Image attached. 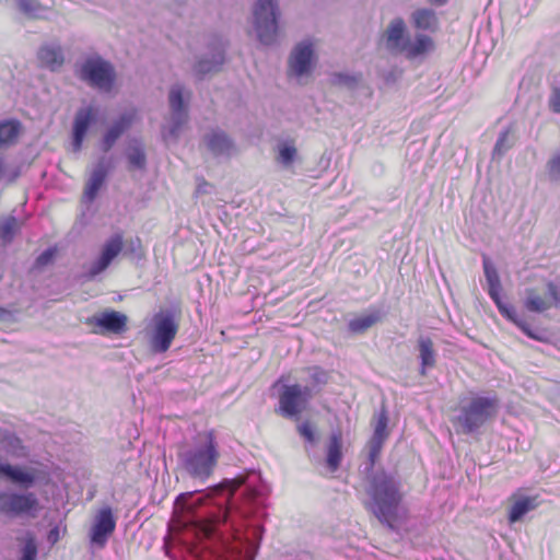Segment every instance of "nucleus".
I'll list each match as a JSON object with an SVG mask.
<instances>
[{"label":"nucleus","instance_id":"obj_1","mask_svg":"<svg viewBox=\"0 0 560 560\" xmlns=\"http://www.w3.org/2000/svg\"><path fill=\"white\" fill-rule=\"evenodd\" d=\"M236 482L234 495L243 500L244 505L237 508L238 520L230 522L234 541H224L223 551L215 560H255L265 533L262 520L269 486L254 470L238 476Z\"/></svg>","mask_w":560,"mask_h":560},{"label":"nucleus","instance_id":"obj_2","mask_svg":"<svg viewBox=\"0 0 560 560\" xmlns=\"http://www.w3.org/2000/svg\"><path fill=\"white\" fill-rule=\"evenodd\" d=\"M366 493L370 512L380 523L394 529L405 497L400 477L384 469L373 471L368 477Z\"/></svg>","mask_w":560,"mask_h":560},{"label":"nucleus","instance_id":"obj_3","mask_svg":"<svg viewBox=\"0 0 560 560\" xmlns=\"http://www.w3.org/2000/svg\"><path fill=\"white\" fill-rule=\"evenodd\" d=\"M177 459L190 477L200 480L208 479L212 475L219 459L214 433L212 431L199 433L191 444L178 451Z\"/></svg>","mask_w":560,"mask_h":560},{"label":"nucleus","instance_id":"obj_4","mask_svg":"<svg viewBox=\"0 0 560 560\" xmlns=\"http://www.w3.org/2000/svg\"><path fill=\"white\" fill-rule=\"evenodd\" d=\"M179 319L180 311L176 308H162L152 316L145 327V336L152 353L162 354L171 348L179 329Z\"/></svg>","mask_w":560,"mask_h":560},{"label":"nucleus","instance_id":"obj_5","mask_svg":"<svg viewBox=\"0 0 560 560\" xmlns=\"http://www.w3.org/2000/svg\"><path fill=\"white\" fill-rule=\"evenodd\" d=\"M75 75L90 88L102 93H109L116 83L114 66L100 55L88 56L75 65Z\"/></svg>","mask_w":560,"mask_h":560},{"label":"nucleus","instance_id":"obj_6","mask_svg":"<svg viewBox=\"0 0 560 560\" xmlns=\"http://www.w3.org/2000/svg\"><path fill=\"white\" fill-rule=\"evenodd\" d=\"M497 395L476 396L460 408L456 422L462 427V432L471 434L478 431L488 420L493 418L499 409Z\"/></svg>","mask_w":560,"mask_h":560},{"label":"nucleus","instance_id":"obj_7","mask_svg":"<svg viewBox=\"0 0 560 560\" xmlns=\"http://www.w3.org/2000/svg\"><path fill=\"white\" fill-rule=\"evenodd\" d=\"M280 9L278 0H257L253 7V24L258 40L272 45L277 40Z\"/></svg>","mask_w":560,"mask_h":560},{"label":"nucleus","instance_id":"obj_8","mask_svg":"<svg viewBox=\"0 0 560 560\" xmlns=\"http://www.w3.org/2000/svg\"><path fill=\"white\" fill-rule=\"evenodd\" d=\"M185 89L182 84H174L168 92V104L171 117L167 125L162 126L161 135L165 142L176 141L183 127L188 121V100L190 92H187V100L184 97Z\"/></svg>","mask_w":560,"mask_h":560},{"label":"nucleus","instance_id":"obj_9","mask_svg":"<svg viewBox=\"0 0 560 560\" xmlns=\"http://www.w3.org/2000/svg\"><path fill=\"white\" fill-rule=\"evenodd\" d=\"M38 499L31 491L0 490V515L9 518L35 516Z\"/></svg>","mask_w":560,"mask_h":560},{"label":"nucleus","instance_id":"obj_10","mask_svg":"<svg viewBox=\"0 0 560 560\" xmlns=\"http://www.w3.org/2000/svg\"><path fill=\"white\" fill-rule=\"evenodd\" d=\"M207 47L208 55L199 58L194 66V72L199 80L208 73L218 72L225 61L226 40L223 36L211 35Z\"/></svg>","mask_w":560,"mask_h":560},{"label":"nucleus","instance_id":"obj_11","mask_svg":"<svg viewBox=\"0 0 560 560\" xmlns=\"http://www.w3.org/2000/svg\"><path fill=\"white\" fill-rule=\"evenodd\" d=\"M374 431L368 443L369 446V465L366 466V470H372L376 459L378 458L383 445L387 440L389 432L387 430L388 424V411L386 406L383 404L380 411L374 415Z\"/></svg>","mask_w":560,"mask_h":560},{"label":"nucleus","instance_id":"obj_12","mask_svg":"<svg viewBox=\"0 0 560 560\" xmlns=\"http://www.w3.org/2000/svg\"><path fill=\"white\" fill-rule=\"evenodd\" d=\"M315 61L314 46L308 39L298 43L289 57V71L301 78L311 73Z\"/></svg>","mask_w":560,"mask_h":560},{"label":"nucleus","instance_id":"obj_13","mask_svg":"<svg viewBox=\"0 0 560 560\" xmlns=\"http://www.w3.org/2000/svg\"><path fill=\"white\" fill-rule=\"evenodd\" d=\"M97 109L92 106L80 107L73 118L71 145L74 152H80L90 128L96 122Z\"/></svg>","mask_w":560,"mask_h":560},{"label":"nucleus","instance_id":"obj_14","mask_svg":"<svg viewBox=\"0 0 560 560\" xmlns=\"http://www.w3.org/2000/svg\"><path fill=\"white\" fill-rule=\"evenodd\" d=\"M116 518L110 506L102 508L95 515L94 523L90 530L92 545L103 548L115 532Z\"/></svg>","mask_w":560,"mask_h":560},{"label":"nucleus","instance_id":"obj_15","mask_svg":"<svg viewBox=\"0 0 560 560\" xmlns=\"http://www.w3.org/2000/svg\"><path fill=\"white\" fill-rule=\"evenodd\" d=\"M301 392L295 385H283L279 394L278 412L285 419L298 420L306 409Z\"/></svg>","mask_w":560,"mask_h":560},{"label":"nucleus","instance_id":"obj_16","mask_svg":"<svg viewBox=\"0 0 560 560\" xmlns=\"http://www.w3.org/2000/svg\"><path fill=\"white\" fill-rule=\"evenodd\" d=\"M122 235L117 233L112 235L103 245L100 257L93 261L88 270V278L93 279L106 270L112 261L122 250Z\"/></svg>","mask_w":560,"mask_h":560},{"label":"nucleus","instance_id":"obj_17","mask_svg":"<svg viewBox=\"0 0 560 560\" xmlns=\"http://www.w3.org/2000/svg\"><path fill=\"white\" fill-rule=\"evenodd\" d=\"M135 119L136 113L133 110L120 114L104 132L101 139L102 151L109 152L117 140L131 128Z\"/></svg>","mask_w":560,"mask_h":560},{"label":"nucleus","instance_id":"obj_18","mask_svg":"<svg viewBox=\"0 0 560 560\" xmlns=\"http://www.w3.org/2000/svg\"><path fill=\"white\" fill-rule=\"evenodd\" d=\"M128 317L114 310L102 312L89 319L90 324L98 327L100 332L120 335L127 329Z\"/></svg>","mask_w":560,"mask_h":560},{"label":"nucleus","instance_id":"obj_19","mask_svg":"<svg viewBox=\"0 0 560 560\" xmlns=\"http://www.w3.org/2000/svg\"><path fill=\"white\" fill-rule=\"evenodd\" d=\"M0 480H7L21 489L28 490L36 483V476L33 471L20 465H12L0 460Z\"/></svg>","mask_w":560,"mask_h":560},{"label":"nucleus","instance_id":"obj_20","mask_svg":"<svg viewBox=\"0 0 560 560\" xmlns=\"http://www.w3.org/2000/svg\"><path fill=\"white\" fill-rule=\"evenodd\" d=\"M385 47L389 52L402 54L409 37L406 35V23L401 18H395L383 34Z\"/></svg>","mask_w":560,"mask_h":560},{"label":"nucleus","instance_id":"obj_21","mask_svg":"<svg viewBox=\"0 0 560 560\" xmlns=\"http://www.w3.org/2000/svg\"><path fill=\"white\" fill-rule=\"evenodd\" d=\"M109 171V163L105 156H102L95 164L91 176L85 185L84 196L89 201H93L101 187L105 183Z\"/></svg>","mask_w":560,"mask_h":560},{"label":"nucleus","instance_id":"obj_22","mask_svg":"<svg viewBox=\"0 0 560 560\" xmlns=\"http://www.w3.org/2000/svg\"><path fill=\"white\" fill-rule=\"evenodd\" d=\"M417 350L420 360L419 373L421 376H427L428 370L436 364L438 353L433 340L429 336L421 335L417 340Z\"/></svg>","mask_w":560,"mask_h":560},{"label":"nucleus","instance_id":"obj_23","mask_svg":"<svg viewBox=\"0 0 560 560\" xmlns=\"http://www.w3.org/2000/svg\"><path fill=\"white\" fill-rule=\"evenodd\" d=\"M207 148L215 155H230L233 142L222 130H212L205 137Z\"/></svg>","mask_w":560,"mask_h":560},{"label":"nucleus","instance_id":"obj_24","mask_svg":"<svg viewBox=\"0 0 560 560\" xmlns=\"http://www.w3.org/2000/svg\"><path fill=\"white\" fill-rule=\"evenodd\" d=\"M125 155L128 162V170L142 171L145 168L147 154L144 145L140 139L133 138L130 140L126 149Z\"/></svg>","mask_w":560,"mask_h":560},{"label":"nucleus","instance_id":"obj_25","mask_svg":"<svg viewBox=\"0 0 560 560\" xmlns=\"http://www.w3.org/2000/svg\"><path fill=\"white\" fill-rule=\"evenodd\" d=\"M540 504L538 495L520 497L512 504L509 512V522H520L528 512L535 510Z\"/></svg>","mask_w":560,"mask_h":560},{"label":"nucleus","instance_id":"obj_26","mask_svg":"<svg viewBox=\"0 0 560 560\" xmlns=\"http://www.w3.org/2000/svg\"><path fill=\"white\" fill-rule=\"evenodd\" d=\"M523 306L532 313H544L551 307V302L544 296L542 291L536 288H526L524 291Z\"/></svg>","mask_w":560,"mask_h":560},{"label":"nucleus","instance_id":"obj_27","mask_svg":"<svg viewBox=\"0 0 560 560\" xmlns=\"http://www.w3.org/2000/svg\"><path fill=\"white\" fill-rule=\"evenodd\" d=\"M37 56L40 63L52 71L59 69L65 61L63 51L61 47L57 45L43 46L38 50Z\"/></svg>","mask_w":560,"mask_h":560},{"label":"nucleus","instance_id":"obj_28","mask_svg":"<svg viewBox=\"0 0 560 560\" xmlns=\"http://www.w3.org/2000/svg\"><path fill=\"white\" fill-rule=\"evenodd\" d=\"M433 48V40L431 37L424 34H417L415 40L407 39V44L404 48L406 57L408 59H415L419 56L427 54Z\"/></svg>","mask_w":560,"mask_h":560},{"label":"nucleus","instance_id":"obj_29","mask_svg":"<svg viewBox=\"0 0 560 560\" xmlns=\"http://www.w3.org/2000/svg\"><path fill=\"white\" fill-rule=\"evenodd\" d=\"M482 267H483L486 281L488 284L489 296L492 299V298H497V296L501 295L500 293L502 290V285H501L500 276L498 273L495 266L493 265V262L490 260L489 257L483 256Z\"/></svg>","mask_w":560,"mask_h":560},{"label":"nucleus","instance_id":"obj_30","mask_svg":"<svg viewBox=\"0 0 560 560\" xmlns=\"http://www.w3.org/2000/svg\"><path fill=\"white\" fill-rule=\"evenodd\" d=\"M411 21L417 30L434 31L438 26V18L432 9H418L412 12Z\"/></svg>","mask_w":560,"mask_h":560},{"label":"nucleus","instance_id":"obj_31","mask_svg":"<svg viewBox=\"0 0 560 560\" xmlns=\"http://www.w3.org/2000/svg\"><path fill=\"white\" fill-rule=\"evenodd\" d=\"M341 434L332 433L327 447L326 464L330 471H336L342 459Z\"/></svg>","mask_w":560,"mask_h":560},{"label":"nucleus","instance_id":"obj_32","mask_svg":"<svg viewBox=\"0 0 560 560\" xmlns=\"http://www.w3.org/2000/svg\"><path fill=\"white\" fill-rule=\"evenodd\" d=\"M20 127L18 120L0 121V147L13 143L19 136Z\"/></svg>","mask_w":560,"mask_h":560},{"label":"nucleus","instance_id":"obj_33","mask_svg":"<svg viewBox=\"0 0 560 560\" xmlns=\"http://www.w3.org/2000/svg\"><path fill=\"white\" fill-rule=\"evenodd\" d=\"M362 75L360 73L334 72L330 74V83L335 86H345L354 90L360 83Z\"/></svg>","mask_w":560,"mask_h":560},{"label":"nucleus","instance_id":"obj_34","mask_svg":"<svg viewBox=\"0 0 560 560\" xmlns=\"http://www.w3.org/2000/svg\"><path fill=\"white\" fill-rule=\"evenodd\" d=\"M493 301V303L495 304V306L498 307V311L500 312V314L505 317L508 320L512 322L513 324H515L517 327L520 326V323H523L524 322V318L521 317L515 307L511 304H506L502 301L501 299V295L497 296V298H492L491 299Z\"/></svg>","mask_w":560,"mask_h":560},{"label":"nucleus","instance_id":"obj_35","mask_svg":"<svg viewBox=\"0 0 560 560\" xmlns=\"http://www.w3.org/2000/svg\"><path fill=\"white\" fill-rule=\"evenodd\" d=\"M378 319V313L360 316L349 322V329L354 334H361L373 326Z\"/></svg>","mask_w":560,"mask_h":560},{"label":"nucleus","instance_id":"obj_36","mask_svg":"<svg viewBox=\"0 0 560 560\" xmlns=\"http://www.w3.org/2000/svg\"><path fill=\"white\" fill-rule=\"evenodd\" d=\"M37 544L34 535L27 533L24 538V545L22 546L20 553V560H36L37 558Z\"/></svg>","mask_w":560,"mask_h":560},{"label":"nucleus","instance_id":"obj_37","mask_svg":"<svg viewBox=\"0 0 560 560\" xmlns=\"http://www.w3.org/2000/svg\"><path fill=\"white\" fill-rule=\"evenodd\" d=\"M546 172L548 179L551 183H560V150L553 153L551 158L547 161Z\"/></svg>","mask_w":560,"mask_h":560},{"label":"nucleus","instance_id":"obj_38","mask_svg":"<svg viewBox=\"0 0 560 560\" xmlns=\"http://www.w3.org/2000/svg\"><path fill=\"white\" fill-rule=\"evenodd\" d=\"M18 7L21 12L32 18H42L45 10L38 0H18Z\"/></svg>","mask_w":560,"mask_h":560},{"label":"nucleus","instance_id":"obj_39","mask_svg":"<svg viewBox=\"0 0 560 560\" xmlns=\"http://www.w3.org/2000/svg\"><path fill=\"white\" fill-rule=\"evenodd\" d=\"M16 228V219L9 217L0 223V238L3 243L12 242Z\"/></svg>","mask_w":560,"mask_h":560},{"label":"nucleus","instance_id":"obj_40","mask_svg":"<svg viewBox=\"0 0 560 560\" xmlns=\"http://www.w3.org/2000/svg\"><path fill=\"white\" fill-rule=\"evenodd\" d=\"M509 133L508 129L500 132L499 138L494 144L492 150V158H501L511 147L512 144L509 142Z\"/></svg>","mask_w":560,"mask_h":560},{"label":"nucleus","instance_id":"obj_41","mask_svg":"<svg viewBox=\"0 0 560 560\" xmlns=\"http://www.w3.org/2000/svg\"><path fill=\"white\" fill-rule=\"evenodd\" d=\"M296 156V149L290 144H282L279 147L278 160L283 166H289L293 163Z\"/></svg>","mask_w":560,"mask_h":560},{"label":"nucleus","instance_id":"obj_42","mask_svg":"<svg viewBox=\"0 0 560 560\" xmlns=\"http://www.w3.org/2000/svg\"><path fill=\"white\" fill-rule=\"evenodd\" d=\"M298 432L307 443L312 445L315 444L316 434L310 421H304L300 423L298 425Z\"/></svg>","mask_w":560,"mask_h":560},{"label":"nucleus","instance_id":"obj_43","mask_svg":"<svg viewBox=\"0 0 560 560\" xmlns=\"http://www.w3.org/2000/svg\"><path fill=\"white\" fill-rule=\"evenodd\" d=\"M546 290L551 299V306L560 307V281H548Z\"/></svg>","mask_w":560,"mask_h":560},{"label":"nucleus","instance_id":"obj_44","mask_svg":"<svg viewBox=\"0 0 560 560\" xmlns=\"http://www.w3.org/2000/svg\"><path fill=\"white\" fill-rule=\"evenodd\" d=\"M548 105L550 110H552L556 114H560V85L552 86Z\"/></svg>","mask_w":560,"mask_h":560},{"label":"nucleus","instance_id":"obj_45","mask_svg":"<svg viewBox=\"0 0 560 560\" xmlns=\"http://www.w3.org/2000/svg\"><path fill=\"white\" fill-rule=\"evenodd\" d=\"M55 255H56V249L55 248H51V247L46 248L44 252H42L37 256V258L35 260L36 266L37 267H44V266L49 265L52 261Z\"/></svg>","mask_w":560,"mask_h":560},{"label":"nucleus","instance_id":"obj_46","mask_svg":"<svg viewBox=\"0 0 560 560\" xmlns=\"http://www.w3.org/2000/svg\"><path fill=\"white\" fill-rule=\"evenodd\" d=\"M311 380L315 383V384H326L327 383V373L318 368V366H314L312 368L311 370Z\"/></svg>","mask_w":560,"mask_h":560},{"label":"nucleus","instance_id":"obj_47","mask_svg":"<svg viewBox=\"0 0 560 560\" xmlns=\"http://www.w3.org/2000/svg\"><path fill=\"white\" fill-rule=\"evenodd\" d=\"M518 328L529 338L534 339V340H538V341H542L544 338L537 334L536 331H534L532 329V327L529 326V324L524 319L523 323H520V326Z\"/></svg>","mask_w":560,"mask_h":560},{"label":"nucleus","instance_id":"obj_48","mask_svg":"<svg viewBox=\"0 0 560 560\" xmlns=\"http://www.w3.org/2000/svg\"><path fill=\"white\" fill-rule=\"evenodd\" d=\"M294 385L298 386V388L300 389L301 398L307 406L310 400L313 398V389L310 386H302L300 384H294Z\"/></svg>","mask_w":560,"mask_h":560},{"label":"nucleus","instance_id":"obj_49","mask_svg":"<svg viewBox=\"0 0 560 560\" xmlns=\"http://www.w3.org/2000/svg\"><path fill=\"white\" fill-rule=\"evenodd\" d=\"M211 188L212 186L206 179L202 178L198 182L195 194L197 196L207 195L211 192Z\"/></svg>","mask_w":560,"mask_h":560},{"label":"nucleus","instance_id":"obj_50","mask_svg":"<svg viewBox=\"0 0 560 560\" xmlns=\"http://www.w3.org/2000/svg\"><path fill=\"white\" fill-rule=\"evenodd\" d=\"M11 315L10 311L0 306V320H5Z\"/></svg>","mask_w":560,"mask_h":560},{"label":"nucleus","instance_id":"obj_51","mask_svg":"<svg viewBox=\"0 0 560 560\" xmlns=\"http://www.w3.org/2000/svg\"><path fill=\"white\" fill-rule=\"evenodd\" d=\"M436 5H443L447 2V0H431Z\"/></svg>","mask_w":560,"mask_h":560},{"label":"nucleus","instance_id":"obj_52","mask_svg":"<svg viewBox=\"0 0 560 560\" xmlns=\"http://www.w3.org/2000/svg\"><path fill=\"white\" fill-rule=\"evenodd\" d=\"M191 495H192V493H191V492H189V493H180V494L178 495L177 500H179V499H182V498H186V497H191Z\"/></svg>","mask_w":560,"mask_h":560}]
</instances>
